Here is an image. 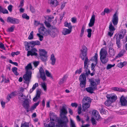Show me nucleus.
I'll return each instance as SVG.
<instances>
[{
	"label": "nucleus",
	"instance_id": "nucleus-17",
	"mask_svg": "<svg viewBox=\"0 0 127 127\" xmlns=\"http://www.w3.org/2000/svg\"><path fill=\"white\" fill-rule=\"evenodd\" d=\"M58 124L55 126V124L54 122H52L49 123V124H48V125L49 126V127H64V126L63 125H61L58 123V120L57 121ZM66 127H67V126Z\"/></svg>",
	"mask_w": 127,
	"mask_h": 127
},
{
	"label": "nucleus",
	"instance_id": "nucleus-33",
	"mask_svg": "<svg viewBox=\"0 0 127 127\" xmlns=\"http://www.w3.org/2000/svg\"><path fill=\"white\" fill-rule=\"evenodd\" d=\"M127 64V62L126 61H124L123 62H121L119 63L117 65L118 67L122 68L125 65H126Z\"/></svg>",
	"mask_w": 127,
	"mask_h": 127
},
{
	"label": "nucleus",
	"instance_id": "nucleus-29",
	"mask_svg": "<svg viewBox=\"0 0 127 127\" xmlns=\"http://www.w3.org/2000/svg\"><path fill=\"white\" fill-rule=\"evenodd\" d=\"M115 53L116 51L113 49L112 48H109V55L111 56H114L115 54Z\"/></svg>",
	"mask_w": 127,
	"mask_h": 127
},
{
	"label": "nucleus",
	"instance_id": "nucleus-34",
	"mask_svg": "<svg viewBox=\"0 0 127 127\" xmlns=\"http://www.w3.org/2000/svg\"><path fill=\"white\" fill-rule=\"evenodd\" d=\"M38 86V84L37 83H36L34 84L32 88L30 90L29 92L31 93L33 91L35 90L36 88Z\"/></svg>",
	"mask_w": 127,
	"mask_h": 127
},
{
	"label": "nucleus",
	"instance_id": "nucleus-49",
	"mask_svg": "<svg viewBox=\"0 0 127 127\" xmlns=\"http://www.w3.org/2000/svg\"><path fill=\"white\" fill-rule=\"evenodd\" d=\"M124 36V34H120L119 35V37H118L117 35V36L116 39H120V40H121V39L123 38Z\"/></svg>",
	"mask_w": 127,
	"mask_h": 127
},
{
	"label": "nucleus",
	"instance_id": "nucleus-12",
	"mask_svg": "<svg viewBox=\"0 0 127 127\" xmlns=\"http://www.w3.org/2000/svg\"><path fill=\"white\" fill-rule=\"evenodd\" d=\"M118 14L116 12L113 15L112 20V22L114 25H116L118 24Z\"/></svg>",
	"mask_w": 127,
	"mask_h": 127
},
{
	"label": "nucleus",
	"instance_id": "nucleus-27",
	"mask_svg": "<svg viewBox=\"0 0 127 127\" xmlns=\"http://www.w3.org/2000/svg\"><path fill=\"white\" fill-rule=\"evenodd\" d=\"M90 106V103H82V107L83 110L85 111Z\"/></svg>",
	"mask_w": 127,
	"mask_h": 127
},
{
	"label": "nucleus",
	"instance_id": "nucleus-19",
	"mask_svg": "<svg viewBox=\"0 0 127 127\" xmlns=\"http://www.w3.org/2000/svg\"><path fill=\"white\" fill-rule=\"evenodd\" d=\"M95 21V16L94 14L93 15L90 19V22L88 24L89 26L90 27H92L94 25Z\"/></svg>",
	"mask_w": 127,
	"mask_h": 127
},
{
	"label": "nucleus",
	"instance_id": "nucleus-44",
	"mask_svg": "<svg viewBox=\"0 0 127 127\" xmlns=\"http://www.w3.org/2000/svg\"><path fill=\"white\" fill-rule=\"evenodd\" d=\"M1 12L3 13V14H8V10L6 9L1 8Z\"/></svg>",
	"mask_w": 127,
	"mask_h": 127
},
{
	"label": "nucleus",
	"instance_id": "nucleus-14",
	"mask_svg": "<svg viewBox=\"0 0 127 127\" xmlns=\"http://www.w3.org/2000/svg\"><path fill=\"white\" fill-rule=\"evenodd\" d=\"M93 114L96 120H101L102 119V118L101 117L98 112L97 110H93Z\"/></svg>",
	"mask_w": 127,
	"mask_h": 127
},
{
	"label": "nucleus",
	"instance_id": "nucleus-48",
	"mask_svg": "<svg viewBox=\"0 0 127 127\" xmlns=\"http://www.w3.org/2000/svg\"><path fill=\"white\" fill-rule=\"evenodd\" d=\"M115 64H114L113 65L109 64H108L106 67V69L107 70H109L112 67H113L115 66Z\"/></svg>",
	"mask_w": 127,
	"mask_h": 127
},
{
	"label": "nucleus",
	"instance_id": "nucleus-8",
	"mask_svg": "<svg viewBox=\"0 0 127 127\" xmlns=\"http://www.w3.org/2000/svg\"><path fill=\"white\" fill-rule=\"evenodd\" d=\"M41 26L38 30L40 33L44 35H47L49 34H51V33L49 32V30H47L43 24H41Z\"/></svg>",
	"mask_w": 127,
	"mask_h": 127
},
{
	"label": "nucleus",
	"instance_id": "nucleus-22",
	"mask_svg": "<svg viewBox=\"0 0 127 127\" xmlns=\"http://www.w3.org/2000/svg\"><path fill=\"white\" fill-rule=\"evenodd\" d=\"M92 101L90 97L86 96L84 97L82 100V103H90Z\"/></svg>",
	"mask_w": 127,
	"mask_h": 127
},
{
	"label": "nucleus",
	"instance_id": "nucleus-64",
	"mask_svg": "<svg viewBox=\"0 0 127 127\" xmlns=\"http://www.w3.org/2000/svg\"><path fill=\"white\" fill-rule=\"evenodd\" d=\"M71 22L73 23H75L76 22V18L75 17H73L71 19Z\"/></svg>",
	"mask_w": 127,
	"mask_h": 127
},
{
	"label": "nucleus",
	"instance_id": "nucleus-7",
	"mask_svg": "<svg viewBox=\"0 0 127 127\" xmlns=\"http://www.w3.org/2000/svg\"><path fill=\"white\" fill-rule=\"evenodd\" d=\"M79 80L80 81V86L82 88L85 87L86 83V77L84 74H81L79 76Z\"/></svg>",
	"mask_w": 127,
	"mask_h": 127
},
{
	"label": "nucleus",
	"instance_id": "nucleus-3",
	"mask_svg": "<svg viewBox=\"0 0 127 127\" xmlns=\"http://www.w3.org/2000/svg\"><path fill=\"white\" fill-rule=\"evenodd\" d=\"M89 81L91 86L86 88L85 90L88 92L92 94L93 93L94 90L96 89L97 85L100 84V80L99 79L92 78L90 79Z\"/></svg>",
	"mask_w": 127,
	"mask_h": 127
},
{
	"label": "nucleus",
	"instance_id": "nucleus-16",
	"mask_svg": "<svg viewBox=\"0 0 127 127\" xmlns=\"http://www.w3.org/2000/svg\"><path fill=\"white\" fill-rule=\"evenodd\" d=\"M120 101L122 105L127 106V100L126 99V98L123 95L121 97Z\"/></svg>",
	"mask_w": 127,
	"mask_h": 127
},
{
	"label": "nucleus",
	"instance_id": "nucleus-52",
	"mask_svg": "<svg viewBox=\"0 0 127 127\" xmlns=\"http://www.w3.org/2000/svg\"><path fill=\"white\" fill-rule=\"evenodd\" d=\"M0 101L1 103V105L2 107L4 108L5 107V103L1 99H0Z\"/></svg>",
	"mask_w": 127,
	"mask_h": 127
},
{
	"label": "nucleus",
	"instance_id": "nucleus-6",
	"mask_svg": "<svg viewBox=\"0 0 127 127\" xmlns=\"http://www.w3.org/2000/svg\"><path fill=\"white\" fill-rule=\"evenodd\" d=\"M24 88L22 87H20L17 91L19 101L20 102L22 103V105L23 106H24Z\"/></svg>",
	"mask_w": 127,
	"mask_h": 127
},
{
	"label": "nucleus",
	"instance_id": "nucleus-2",
	"mask_svg": "<svg viewBox=\"0 0 127 127\" xmlns=\"http://www.w3.org/2000/svg\"><path fill=\"white\" fill-rule=\"evenodd\" d=\"M67 113V112L66 108L64 106H63L60 109V116L61 118L64 121H63L61 119H59L58 123L61 125H64V127L67 126V123L68 122V120L65 116Z\"/></svg>",
	"mask_w": 127,
	"mask_h": 127
},
{
	"label": "nucleus",
	"instance_id": "nucleus-47",
	"mask_svg": "<svg viewBox=\"0 0 127 127\" xmlns=\"http://www.w3.org/2000/svg\"><path fill=\"white\" fill-rule=\"evenodd\" d=\"M41 85L42 87L45 91H46L47 90L46 86L44 83H41Z\"/></svg>",
	"mask_w": 127,
	"mask_h": 127
},
{
	"label": "nucleus",
	"instance_id": "nucleus-61",
	"mask_svg": "<svg viewBox=\"0 0 127 127\" xmlns=\"http://www.w3.org/2000/svg\"><path fill=\"white\" fill-rule=\"evenodd\" d=\"M23 0H22L20 2V4L19 6H18V8H21L23 6L24 4Z\"/></svg>",
	"mask_w": 127,
	"mask_h": 127
},
{
	"label": "nucleus",
	"instance_id": "nucleus-55",
	"mask_svg": "<svg viewBox=\"0 0 127 127\" xmlns=\"http://www.w3.org/2000/svg\"><path fill=\"white\" fill-rule=\"evenodd\" d=\"M37 35L38 36V37L39 38V40L40 41H42L43 38V36L42 35H41L39 33H37Z\"/></svg>",
	"mask_w": 127,
	"mask_h": 127
},
{
	"label": "nucleus",
	"instance_id": "nucleus-62",
	"mask_svg": "<svg viewBox=\"0 0 127 127\" xmlns=\"http://www.w3.org/2000/svg\"><path fill=\"white\" fill-rule=\"evenodd\" d=\"M91 121L93 125H95L96 124L95 120L94 118H92Z\"/></svg>",
	"mask_w": 127,
	"mask_h": 127
},
{
	"label": "nucleus",
	"instance_id": "nucleus-45",
	"mask_svg": "<svg viewBox=\"0 0 127 127\" xmlns=\"http://www.w3.org/2000/svg\"><path fill=\"white\" fill-rule=\"evenodd\" d=\"M124 55L123 52L122 51H120L119 53L117 54L116 57V58H120L122 56Z\"/></svg>",
	"mask_w": 127,
	"mask_h": 127
},
{
	"label": "nucleus",
	"instance_id": "nucleus-11",
	"mask_svg": "<svg viewBox=\"0 0 127 127\" xmlns=\"http://www.w3.org/2000/svg\"><path fill=\"white\" fill-rule=\"evenodd\" d=\"M109 28L110 31L108 32V34L109 36L111 37L113 35L115 29L112 25L111 22L110 23Z\"/></svg>",
	"mask_w": 127,
	"mask_h": 127
},
{
	"label": "nucleus",
	"instance_id": "nucleus-56",
	"mask_svg": "<svg viewBox=\"0 0 127 127\" xmlns=\"http://www.w3.org/2000/svg\"><path fill=\"white\" fill-rule=\"evenodd\" d=\"M66 3L64 2H63L61 3V8L62 9H63L65 6Z\"/></svg>",
	"mask_w": 127,
	"mask_h": 127
},
{
	"label": "nucleus",
	"instance_id": "nucleus-15",
	"mask_svg": "<svg viewBox=\"0 0 127 127\" xmlns=\"http://www.w3.org/2000/svg\"><path fill=\"white\" fill-rule=\"evenodd\" d=\"M50 2L51 6L53 7H56L59 4V2L57 0H48Z\"/></svg>",
	"mask_w": 127,
	"mask_h": 127
},
{
	"label": "nucleus",
	"instance_id": "nucleus-59",
	"mask_svg": "<svg viewBox=\"0 0 127 127\" xmlns=\"http://www.w3.org/2000/svg\"><path fill=\"white\" fill-rule=\"evenodd\" d=\"M76 120L77 121H81L83 123L84 122L83 120H82L81 118L79 116H77L76 117Z\"/></svg>",
	"mask_w": 127,
	"mask_h": 127
},
{
	"label": "nucleus",
	"instance_id": "nucleus-37",
	"mask_svg": "<svg viewBox=\"0 0 127 127\" xmlns=\"http://www.w3.org/2000/svg\"><path fill=\"white\" fill-rule=\"evenodd\" d=\"M67 77L66 76H64L60 80L59 84H61L64 83L66 81V79Z\"/></svg>",
	"mask_w": 127,
	"mask_h": 127
},
{
	"label": "nucleus",
	"instance_id": "nucleus-4",
	"mask_svg": "<svg viewBox=\"0 0 127 127\" xmlns=\"http://www.w3.org/2000/svg\"><path fill=\"white\" fill-rule=\"evenodd\" d=\"M26 74H24V80L27 82V83L24 84H26L27 86L29 85V83L30 80L31 79V75L32 73L31 70L32 69V67L31 63L28 64L25 67ZM25 84H24V85Z\"/></svg>",
	"mask_w": 127,
	"mask_h": 127
},
{
	"label": "nucleus",
	"instance_id": "nucleus-51",
	"mask_svg": "<svg viewBox=\"0 0 127 127\" xmlns=\"http://www.w3.org/2000/svg\"><path fill=\"white\" fill-rule=\"evenodd\" d=\"M99 110L100 113L102 114H105L106 113V112L102 108L101 109H100Z\"/></svg>",
	"mask_w": 127,
	"mask_h": 127
},
{
	"label": "nucleus",
	"instance_id": "nucleus-43",
	"mask_svg": "<svg viewBox=\"0 0 127 127\" xmlns=\"http://www.w3.org/2000/svg\"><path fill=\"white\" fill-rule=\"evenodd\" d=\"M15 27L14 26H12L11 27L9 28L8 29L7 31L8 32H11L13 31Z\"/></svg>",
	"mask_w": 127,
	"mask_h": 127
},
{
	"label": "nucleus",
	"instance_id": "nucleus-23",
	"mask_svg": "<svg viewBox=\"0 0 127 127\" xmlns=\"http://www.w3.org/2000/svg\"><path fill=\"white\" fill-rule=\"evenodd\" d=\"M30 44L31 47H33L35 45H40V42L39 41H32L29 43Z\"/></svg>",
	"mask_w": 127,
	"mask_h": 127
},
{
	"label": "nucleus",
	"instance_id": "nucleus-57",
	"mask_svg": "<svg viewBox=\"0 0 127 127\" xmlns=\"http://www.w3.org/2000/svg\"><path fill=\"white\" fill-rule=\"evenodd\" d=\"M45 74L46 76L48 77H51L52 76L51 73L47 70H45Z\"/></svg>",
	"mask_w": 127,
	"mask_h": 127
},
{
	"label": "nucleus",
	"instance_id": "nucleus-10",
	"mask_svg": "<svg viewBox=\"0 0 127 127\" xmlns=\"http://www.w3.org/2000/svg\"><path fill=\"white\" fill-rule=\"evenodd\" d=\"M106 97L109 100L112 102L115 101L117 98L116 95L114 94H108L106 95Z\"/></svg>",
	"mask_w": 127,
	"mask_h": 127
},
{
	"label": "nucleus",
	"instance_id": "nucleus-21",
	"mask_svg": "<svg viewBox=\"0 0 127 127\" xmlns=\"http://www.w3.org/2000/svg\"><path fill=\"white\" fill-rule=\"evenodd\" d=\"M39 102L38 101L37 103H35L31 107H29L27 109V112L30 111L32 112L33 110H34L39 104Z\"/></svg>",
	"mask_w": 127,
	"mask_h": 127
},
{
	"label": "nucleus",
	"instance_id": "nucleus-32",
	"mask_svg": "<svg viewBox=\"0 0 127 127\" xmlns=\"http://www.w3.org/2000/svg\"><path fill=\"white\" fill-rule=\"evenodd\" d=\"M97 53H95V56L92 58L91 60L92 61L94 62V63H97Z\"/></svg>",
	"mask_w": 127,
	"mask_h": 127
},
{
	"label": "nucleus",
	"instance_id": "nucleus-60",
	"mask_svg": "<svg viewBox=\"0 0 127 127\" xmlns=\"http://www.w3.org/2000/svg\"><path fill=\"white\" fill-rule=\"evenodd\" d=\"M44 23L46 25V26L48 28L50 27L51 25L49 22H47L46 21H45Z\"/></svg>",
	"mask_w": 127,
	"mask_h": 127
},
{
	"label": "nucleus",
	"instance_id": "nucleus-36",
	"mask_svg": "<svg viewBox=\"0 0 127 127\" xmlns=\"http://www.w3.org/2000/svg\"><path fill=\"white\" fill-rule=\"evenodd\" d=\"M64 26L65 27H67L69 29H72V26L70 23H68L67 22H65L64 23Z\"/></svg>",
	"mask_w": 127,
	"mask_h": 127
},
{
	"label": "nucleus",
	"instance_id": "nucleus-26",
	"mask_svg": "<svg viewBox=\"0 0 127 127\" xmlns=\"http://www.w3.org/2000/svg\"><path fill=\"white\" fill-rule=\"evenodd\" d=\"M30 100L29 99H26L24 100V107L27 110L29 106V104L30 102Z\"/></svg>",
	"mask_w": 127,
	"mask_h": 127
},
{
	"label": "nucleus",
	"instance_id": "nucleus-24",
	"mask_svg": "<svg viewBox=\"0 0 127 127\" xmlns=\"http://www.w3.org/2000/svg\"><path fill=\"white\" fill-rule=\"evenodd\" d=\"M111 90L114 91L120 92H126V90L122 88H118L117 87H112Z\"/></svg>",
	"mask_w": 127,
	"mask_h": 127
},
{
	"label": "nucleus",
	"instance_id": "nucleus-50",
	"mask_svg": "<svg viewBox=\"0 0 127 127\" xmlns=\"http://www.w3.org/2000/svg\"><path fill=\"white\" fill-rule=\"evenodd\" d=\"M54 17L53 16H47L46 17V19L48 20L49 21H51V20L53 19Z\"/></svg>",
	"mask_w": 127,
	"mask_h": 127
},
{
	"label": "nucleus",
	"instance_id": "nucleus-42",
	"mask_svg": "<svg viewBox=\"0 0 127 127\" xmlns=\"http://www.w3.org/2000/svg\"><path fill=\"white\" fill-rule=\"evenodd\" d=\"M40 56V57L41 60L45 62L47 60V55Z\"/></svg>",
	"mask_w": 127,
	"mask_h": 127
},
{
	"label": "nucleus",
	"instance_id": "nucleus-1",
	"mask_svg": "<svg viewBox=\"0 0 127 127\" xmlns=\"http://www.w3.org/2000/svg\"><path fill=\"white\" fill-rule=\"evenodd\" d=\"M81 53L80 54V57L82 60H84V67L85 68V71L86 73L85 74H81L85 75L86 77L90 74V71L88 69V65L87 64L89 62L88 57L87 56V49L86 47L84 46L82 47V49L81 50Z\"/></svg>",
	"mask_w": 127,
	"mask_h": 127
},
{
	"label": "nucleus",
	"instance_id": "nucleus-18",
	"mask_svg": "<svg viewBox=\"0 0 127 127\" xmlns=\"http://www.w3.org/2000/svg\"><path fill=\"white\" fill-rule=\"evenodd\" d=\"M39 71L40 73L41 78L43 81H44L45 80L46 78L45 74L44 71L42 67L40 68Z\"/></svg>",
	"mask_w": 127,
	"mask_h": 127
},
{
	"label": "nucleus",
	"instance_id": "nucleus-31",
	"mask_svg": "<svg viewBox=\"0 0 127 127\" xmlns=\"http://www.w3.org/2000/svg\"><path fill=\"white\" fill-rule=\"evenodd\" d=\"M50 120L51 121H53L56 119V116L54 113H52L50 114Z\"/></svg>",
	"mask_w": 127,
	"mask_h": 127
},
{
	"label": "nucleus",
	"instance_id": "nucleus-54",
	"mask_svg": "<svg viewBox=\"0 0 127 127\" xmlns=\"http://www.w3.org/2000/svg\"><path fill=\"white\" fill-rule=\"evenodd\" d=\"M97 63H92L91 64V69L92 70H94V69Z\"/></svg>",
	"mask_w": 127,
	"mask_h": 127
},
{
	"label": "nucleus",
	"instance_id": "nucleus-58",
	"mask_svg": "<svg viewBox=\"0 0 127 127\" xmlns=\"http://www.w3.org/2000/svg\"><path fill=\"white\" fill-rule=\"evenodd\" d=\"M16 92H12L11 94H9V95L11 98H12L16 95Z\"/></svg>",
	"mask_w": 127,
	"mask_h": 127
},
{
	"label": "nucleus",
	"instance_id": "nucleus-40",
	"mask_svg": "<svg viewBox=\"0 0 127 127\" xmlns=\"http://www.w3.org/2000/svg\"><path fill=\"white\" fill-rule=\"evenodd\" d=\"M33 31H32L30 32L28 37V39L29 40H32L33 38Z\"/></svg>",
	"mask_w": 127,
	"mask_h": 127
},
{
	"label": "nucleus",
	"instance_id": "nucleus-38",
	"mask_svg": "<svg viewBox=\"0 0 127 127\" xmlns=\"http://www.w3.org/2000/svg\"><path fill=\"white\" fill-rule=\"evenodd\" d=\"M116 39V44L118 48H120L121 46V44L120 42L121 40H120V39Z\"/></svg>",
	"mask_w": 127,
	"mask_h": 127
},
{
	"label": "nucleus",
	"instance_id": "nucleus-63",
	"mask_svg": "<svg viewBox=\"0 0 127 127\" xmlns=\"http://www.w3.org/2000/svg\"><path fill=\"white\" fill-rule=\"evenodd\" d=\"M41 94V92L39 91H37L36 96L39 98L40 97Z\"/></svg>",
	"mask_w": 127,
	"mask_h": 127
},
{
	"label": "nucleus",
	"instance_id": "nucleus-20",
	"mask_svg": "<svg viewBox=\"0 0 127 127\" xmlns=\"http://www.w3.org/2000/svg\"><path fill=\"white\" fill-rule=\"evenodd\" d=\"M49 32L51 33V34H50V35L59 32V31L56 28L54 27L53 26L51 27L50 30H49Z\"/></svg>",
	"mask_w": 127,
	"mask_h": 127
},
{
	"label": "nucleus",
	"instance_id": "nucleus-41",
	"mask_svg": "<svg viewBox=\"0 0 127 127\" xmlns=\"http://www.w3.org/2000/svg\"><path fill=\"white\" fill-rule=\"evenodd\" d=\"M70 127H76L74 121L71 119H70Z\"/></svg>",
	"mask_w": 127,
	"mask_h": 127
},
{
	"label": "nucleus",
	"instance_id": "nucleus-35",
	"mask_svg": "<svg viewBox=\"0 0 127 127\" xmlns=\"http://www.w3.org/2000/svg\"><path fill=\"white\" fill-rule=\"evenodd\" d=\"M17 68L16 67H14L12 69V71L16 76H17L19 74V73L17 71Z\"/></svg>",
	"mask_w": 127,
	"mask_h": 127
},
{
	"label": "nucleus",
	"instance_id": "nucleus-25",
	"mask_svg": "<svg viewBox=\"0 0 127 127\" xmlns=\"http://www.w3.org/2000/svg\"><path fill=\"white\" fill-rule=\"evenodd\" d=\"M71 31L72 29L64 28L63 29L62 33L64 35H66L70 34Z\"/></svg>",
	"mask_w": 127,
	"mask_h": 127
},
{
	"label": "nucleus",
	"instance_id": "nucleus-28",
	"mask_svg": "<svg viewBox=\"0 0 127 127\" xmlns=\"http://www.w3.org/2000/svg\"><path fill=\"white\" fill-rule=\"evenodd\" d=\"M56 58L54 54H52L51 56L50 60L51 62V64L52 65H53L55 64L56 63Z\"/></svg>",
	"mask_w": 127,
	"mask_h": 127
},
{
	"label": "nucleus",
	"instance_id": "nucleus-39",
	"mask_svg": "<svg viewBox=\"0 0 127 127\" xmlns=\"http://www.w3.org/2000/svg\"><path fill=\"white\" fill-rule=\"evenodd\" d=\"M87 32L88 33L87 36L89 38H90L91 37L92 35V29H87Z\"/></svg>",
	"mask_w": 127,
	"mask_h": 127
},
{
	"label": "nucleus",
	"instance_id": "nucleus-53",
	"mask_svg": "<svg viewBox=\"0 0 127 127\" xmlns=\"http://www.w3.org/2000/svg\"><path fill=\"white\" fill-rule=\"evenodd\" d=\"M82 70V68H80L79 69L77 70L75 72V74H80Z\"/></svg>",
	"mask_w": 127,
	"mask_h": 127
},
{
	"label": "nucleus",
	"instance_id": "nucleus-13",
	"mask_svg": "<svg viewBox=\"0 0 127 127\" xmlns=\"http://www.w3.org/2000/svg\"><path fill=\"white\" fill-rule=\"evenodd\" d=\"M7 21L13 24L18 23L19 22V21L18 19L10 17L7 18Z\"/></svg>",
	"mask_w": 127,
	"mask_h": 127
},
{
	"label": "nucleus",
	"instance_id": "nucleus-30",
	"mask_svg": "<svg viewBox=\"0 0 127 127\" xmlns=\"http://www.w3.org/2000/svg\"><path fill=\"white\" fill-rule=\"evenodd\" d=\"M39 51L40 56L47 55V52L44 50L43 49H40Z\"/></svg>",
	"mask_w": 127,
	"mask_h": 127
},
{
	"label": "nucleus",
	"instance_id": "nucleus-5",
	"mask_svg": "<svg viewBox=\"0 0 127 127\" xmlns=\"http://www.w3.org/2000/svg\"><path fill=\"white\" fill-rule=\"evenodd\" d=\"M106 51L104 49H102L100 52V60L103 64L106 63L108 61V58L107 57Z\"/></svg>",
	"mask_w": 127,
	"mask_h": 127
},
{
	"label": "nucleus",
	"instance_id": "nucleus-46",
	"mask_svg": "<svg viewBox=\"0 0 127 127\" xmlns=\"http://www.w3.org/2000/svg\"><path fill=\"white\" fill-rule=\"evenodd\" d=\"M112 103V102H111L108 99V100L105 102V105L106 106H109L111 105Z\"/></svg>",
	"mask_w": 127,
	"mask_h": 127
},
{
	"label": "nucleus",
	"instance_id": "nucleus-9",
	"mask_svg": "<svg viewBox=\"0 0 127 127\" xmlns=\"http://www.w3.org/2000/svg\"><path fill=\"white\" fill-rule=\"evenodd\" d=\"M37 50L34 48H32L31 50L28 51L27 56H29L30 55L31 56H37Z\"/></svg>",
	"mask_w": 127,
	"mask_h": 127
}]
</instances>
